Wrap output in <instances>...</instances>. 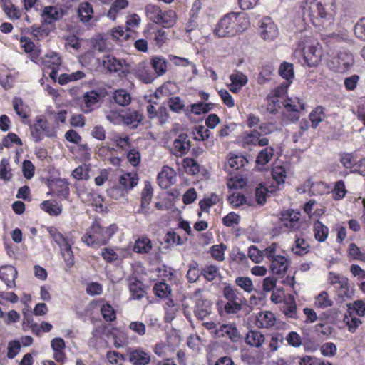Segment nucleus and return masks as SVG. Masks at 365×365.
<instances>
[{
  "label": "nucleus",
  "instance_id": "1",
  "mask_svg": "<svg viewBox=\"0 0 365 365\" xmlns=\"http://www.w3.org/2000/svg\"><path fill=\"white\" fill-rule=\"evenodd\" d=\"M240 14L239 12H230L225 15L215 29V34L219 37L234 36L237 32V19Z\"/></svg>",
  "mask_w": 365,
  "mask_h": 365
},
{
  "label": "nucleus",
  "instance_id": "2",
  "mask_svg": "<svg viewBox=\"0 0 365 365\" xmlns=\"http://www.w3.org/2000/svg\"><path fill=\"white\" fill-rule=\"evenodd\" d=\"M103 66L110 72H118V76L120 77L125 76L128 73V64L125 60L118 59L109 55L103 59Z\"/></svg>",
  "mask_w": 365,
  "mask_h": 365
},
{
  "label": "nucleus",
  "instance_id": "3",
  "mask_svg": "<svg viewBox=\"0 0 365 365\" xmlns=\"http://www.w3.org/2000/svg\"><path fill=\"white\" fill-rule=\"evenodd\" d=\"M30 130L36 143H38L43 139V133H45L48 137H52L53 135V132L50 130L48 121L42 118H38L36 123L30 125Z\"/></svg>",
  "mask_w": 365,
  "mask_h": 365
},
{
  "label": "nucleus",
  "instance_id": "4",
  "mask_svg": "<svg viewBox=\"0 0 365 365\" xmlns=\"http://www.w3.org/2000/svg\"><path fill=\"white\" fill-rule=\"evenodd\" d=\"M91 229L94 231L95 240L96 244L106 245L113 235L117 231L118 227L115 225H111L108 227L103 228L99 225H93Z\"/></svg>",
  "mask_w": 365,
  "mask_h": 365
},
{
  "label": "nucleus",
  "instance_id": "5",
  "mask_svg": "<svg viewBox=\"0 0 365 365\" xmlns=\"http://www.w3.org/2000/svg\"><path fill=\"white\" fill-rule=\"evenodd\" d=\"M259 34L264 41H273L279 35L277 25L270 18H265L262 20L259 27Z\"/></svg>",
  "mask_w": 365,
  "mask_h": 365
},
{
  "label": "nucleus",
  "instance_id": "6",
  "mask_svg": "<svg viewBox=\"0 0 365 365\" xmlns=\"http://www.w3.org/2000/svg\"><path fill=\"white\" fill-rule=\"evenodd\" d=\"M336 63H337L336 71L339 73H344L349 70L354 65V59L350 52L344 51L338 53Z\"/></svg>",
  "mask_w": 365,
  "mask_h": 365
},
{
  "label": "nucleus",
  "instance_id": "7",
  "mask_svg": "<svg viewBox=\"0 0 365 365\" xmlns=\"http://www.w3.org/2000/svg\"><path fill=\"white\" fill-rule=\"evenodd\" d=\"M190 141L186 133H181L173 142V153L176 156L185 155L190 149Z\"/></svg>",
  "mask_w": 365,
  "mask_h": 365
},
{
  "label": "nucleus",
  "instance_id": "8",
  "mask_svg": "<svg viewBox=\"0 0 365 365\" xmlns=\"http://www.w3.org/2000/svg\"><path fill=\"white\" fill-rule=\"evenodd\" d=\"M128 359L133 365H147L150 361L149 354L142 349H128L127 351Z\"/></svg>",
  "mask_w": 365,
  "mask_h": 365
},
{
  "label": "nucleus",
  "instance_id": "9",
  "mask_svg": "<svg viewBox=\"0 0 365 365\" xmlns=\"http://www.w3.org/2000/svg\"><path fill=\"white\" fill-rule=\"evenodd\" d=\"M318 15L321 18L331 17V11L335 10V0H314Z\"/></svg>",
  "mask_w": 365,
  "mask_h": 365
},
{
  "label": "nucleus",
  "instance_id": "10",
  "mask_svg": "<svg viewBox=\"0 0 365 365\" xmlns=\"http://www.w3.org/2000/svg\"><path fill=\"white\" fill-rule=\"evenodd\" d=\"M17 277V270L11 265H5L0 267V279L4 281L9 288L16 286L15 279Z\"/></svg>",
  "mask_w": 365,
  "mask_h": 365
},
{
  "label": "nucleus",
  "instance_id": "11",
  "mask_svg": "<svg viewBox=\"0 0 365 365\" xmlns=\"http://www.w3.org/2000/svg\"><path fill=\"white\" fill-rule=\"evenodd\" d=\"M153 190L149 181L145 182V186L141 192L140 209L138 211L139 214H146L145 209L148 207L153 195Z\"/></svg>",
  "mask_w": 365,
  "mask_h": 365
},
{
  "label": "nucleus",
  "instance_id": "12",
  "mask_svg": "<svg viewBox=\"0 0 365 365\" xmlns=\"http://www.w3.org/2000/svg\"><path fill=\"white\" fill-rule=\"evenodd\" d=\"M63 11L61 9H58L56 6H46L43 9L42 16L44 18V23L50 24L53 21H56L61 19L63 16Z\"/></svg>",
  "mask_w": 365,
  "mask_h": 365
},
{
  "label": "nucleus",
  "instance_id": "13",
  "mask_svg": "<svg viewBox=\"0 0 365 365\" xmlns=\"http://www.w3.org/2000/svg\"><path fill=\"white\" fill-rule=\"evenodd\" d=\"M121 118L123 122L133 129L137 128L143 120V114L136 110H128Z\"/></svg>",
  "mask_w": 365,
  "mask_h": 365
},
{
  "label": "nucleus",
  "instance_id": "14",
  "mask_svg": "<svg viewBox=\"0 0 365 365\" xmlns=\"http://www.w3.org/2000/svg\"><path fill=\"white\" fill-rule=\"evenodd\" d=\"M212 303L205 299H200L196 302L195 314L200 320H203L211 312Z\"/></svg>",
  "mask_w": 365,
  "mask_h": 365
},
{
  "label": "nucleus",
  "instance_id": "15",
  "mask_svg": "<svg viewBox=\"0 0 365 365\" xmlns=\"http://www.w3.org/2000/svg\"><path fill=\"white\" fill-rule=\"evenodd\" d=\"M288 260L282 255H277L276 258L271 260L270 269L273 274H284L288 268Z\"/></svg>",
  "mask_w": 365,
  "mask_h": 365
},
{
  "label": "nucleus",
  "instance_id": "16",
  "mask_svg": "<svg viewBox=\"0 0 365 365\" xmlns=\"http://www.w3.org/2000/svg\"><path fill=\"white\" fill-rule=\"evenodd\" d=\"M245 341L250 346L259 348L264 342V336L259 331L250 330L247 334Z\"/></svg>",
  "mask_w": 365,
  "mask_h": 365
},
{
  "label": "nucleus",
  "instance_id": "17",
  "mask_svg": "<svg viewBox=\"0 0 365 365\" xmlns=\"http://www.w3.org/2000/svg\"><path fill=\"white\" fill-rule=\"evenodd\" d=\"M176 13L173 10L165 11L161 12L159 21L156 24L162 25L165 28L172 27L176 22Z\"/></svg>",
  "mask_w": 365,
  "mask_h": 365
},
{
  "label": "nucleus",
  "instance_id": "18",
  "mask_svg": "<svg viewBox=\"0 0 365 365\" xmlns=\"http://www.w3.org/2000/svg\"><path fill=\"white\" fill-rule=\"evenodd\" d=\"M151 240L147 237H142L135 240L134 252L140 254H148L152 249Z\"/></svg>",
  "mask_w": 365,
  "mask_h": 365
},
{
  "label": "nucleus",
  "instance_id": "19",
  "mask_svg": "<svg viewBox=\"0 0 365 365\" xmlns=\"http://www.w3.org/2000/svg\"><path fill=\"white\" fill-rule=\"evenodd\" d=\"M102 97V93H99L95 90H92L89 92H86L83 95V100L86 104V107L88 108L85 110V113L91 112L92 110L91 108L96 103H98Z\"/></svg>",
  "mask_w": 365,
  "mask_h": 365
},
{
  "label": "nucleus",
  "instance_id": "20",
  "mask_svg": "<svg viewBox=\"0 0 365 365\" xmlns=\"http://www.w3.org/2000/svg\"><path fill=\"white\" fill-rule=\"evenodd\" d=\"M319 51L314 47H309L304 54V61L309 67H315L320 61Z\"/></svg>",
  "mask_w": 365,
  "mask_h": 365
},
{
  "label": "nucleus",
  "instance_id": "21",
  "mask_svg": "<svg viewBox=\"0 0 365 365\" xmlns=\"http://www.w3.org/2000/svg\"><path fill=\"white\" fill-rule=\"evenodd\" d=\"M138 180L137 174L127 173L120 177L119 183L124 189L130 190L138 184Z\"/></svg>",
  "mask_w": 365,
  "mask_h": 365
},
{
  "label": "nucleus",
  "instance_id": "22",
  "mask_svg": "<svg viewBox=\"0 0 365 365\" xmlns=\"http://www.w3.org/2000/svg\"><path fill=\"white\" fill-rule=\"evenodd\" d=\"M129 290L133 299H141L145 293L143 287V283L137 279L129 284Z\"/></svg>",
  "mask_w": 365,
  "mask_h": 365
},
{
  "label": "nucleus",
  "instance_id": "23",
  "mask_svg": "<svg viewBox=\"0 0 365 365\" xmlns=\"http://www.w3.org/2000/svg\"><path fill=\"white\" fill-rule=\"evenodd\" d=\"M314 237L319 242H324L329 233V229L320 221L317 220L314 224Z\"/></svg>",
  "mask_w": 365,
  "mask_h": 365
},
{
  "label": "nucleus",
  "instance_id": "24",
  "mask_svg": "<svg viewBox=\"0 0 365 365\" xmlns=\"http://www.w3.org/2000/svg\"><path fill=\"white\" fill-rule=\"evenodd\" d=\"M78 16L83 22H88L92 17L93 8L88 2L81 3L78 9Z\"/></svg>",
  "mask_w": 365,
  "mask_h": 365
},
{
  "label": "nucleus",
  "instance_id": "25",
  "mask_svg": "<svg viewBox=\"0 0 365 365\" xmlns=\"http://www.w3.org/2000/svg\"><path fill=\"white\" fill-rule=\"evenodd\" d=\"M274 149L272 147H267L262 150L256 159V163L258 165H264L271 160L274 155Z\"/></svg>",
  "mask_w": 365,
  "mask_h": 365
},
{
  "label": "nucleus",
  "instance_id": "26",
  "mask_svg": "<svg viewBox=\"0 0 365 365\" xmlns=\"http://www.w3.org/2000/svg\"><path fill=\"white\" fill-rule=\"evenodd\" d=\"M113 98L116 103L125 106L131 101L130 95L124 89H119L114 92Z\"/></svg>",
  "mask_w": 365,
  "mask_h": 365
},
{
  "label": "nucleus",
  "instance_id": "27",
  "mask_svg": "<svg viewBox=\"0 0 365 365\" xmlns=\"http://www.w3.org/2000/svg\"><path fill=\"white\" fill-rule=\"evenodd\" d=\"M200 274L209 282L213 281L216 277H220L218 268L215 265H207L201 269Z\"/></svg>",
  "mask_w": 365,
  "mask_h": 365
},
{
  "label": "nucleus",
  "instance_id": "28",
  "mask_svg": "<svg viewBox=\"0 0 365 365\" xmlns=\"http://www.w3.org/2000/svg\"><path fill=\"white\" fill-rule=\"evenodd\" d=\"M56 192L58 197L67 199L69 196V187L68 182L61 179L56 180Z\"/></svg>",
  "mask_w": 365,
  "mask_h": 365
},
{
  "label": "nucleus",
  "instance_id": "29",
  "mask_svg": "<svg viewBox=\"0 0 365 365\" xmlns=\"http://www.w3.org/2000/svg\"><path fill=\"white\" fill-rule=\"evenodd\" d=\"M153 290L155 294L160 298H166L171 293V289L168 284L164 282H160L154 285Z\"/></svg>",
  "mask_w": 365,
  "mask_h": 365
},
{
  "label": "nucleus",
  "instance_id": "30",
  "mask_svg": "<svg viewBox=\"0 0 365 365\" xmlns=\"http://www.w3.org/2000/svg\"><path fill=\"white\" fill-rule=\"evenodd\" d=\"M324 118V108L322 106H317L310 114L309 120L312 122V126L316 128L319 123Z\"/></svg>",
  "mask_w": 365,
  "mask_h": 365
},
{
  "label": "nucleus",
  "instance_id": "31",
  "mask_svg": "<svg viewBox=\"0 0 365 365\" xmlns=\"http://www.w3.org/2000/svg\"><path fill=\"white\" fill-rule=\"evenodd\" d=\"M151 66L158 76H162L166 72V61L160 57H153L151 59Z\"/></svg>",
  "mask_w": 365,
  "mask_h": 365
},
{
  "label": "nucleus",
  "instance_id": "32",
  "mask_svg": "<svg viewBox=\"0 0 365 365\" xmlns=\"http://www.w3.org/2000/svg\"><path fill=\"white\" fill-rule=\"evenodd\" d=\"M272 176L278 185L283 184L287 177L285 168L281 165H277L272 169Z\"/></svg>",
  "mask_w": 365,
  "mask_h": 365
},
{
  "label": "nucleus",
  "instance_id": "33",
  "mask_svg": "<svg viewBox=\"0 0 365 365\" xmlns=\"http://www.w3.org/2000/svg\"><path fill=\"white\" fill-rule=\"evenodd\" d=\"M341 162L344 167L351 169L352 172H358L360 174L365 175V168L364 170L356 168V160L351 155H346L344 156L341 158Z\"/></svg>",
  "mask_w": 365,
  "mask_h": 365
},
{
  "label": "nucleus",
  "instance_id": "34",
  "mask_svg": "<svg viewBox=\"0 0 365 365\" xmlns=\"http://www.w3.org/2000/svg\"><path fill=\"white\" fill-rule=\"evenodd\" d=\"M279 73L287 81L294 78V68L293 64L291 63L284 62L281 63L279 68Z\"/></svg>",
  "mask_w": 365,
  "mask_h": 365
},
{
  "label": "nucleus",
  "instance_id": "35",
  "mask_svg": "<svg viewBox=\"0 0 365 365\" xmlns=\"http://www.w3.org/2000/svg\"><path fill=\"white\" fill-rule=\"evenodd\" d=\"M339 289L338 295L341 297H346L351 299L354 295V289L349 284L348 278L345 277V283H341L336 287Z\"/></svg>",
  "mask_w": 365,
  "mask_h": 365
},
{
  "label": "nucleus",
  "instance_id": "36",
  "mask_svg": "<svg viewBox=\"0 0 365 365\" xmlns=\"http://www.w3.org/2000/svg\"><path fill=\"white\" fill-rule=\"evenodd\" d=\"M339 289L338 295L341 297H346L351 299L354 295V289L349 284L348 278L345 277V283H341L336 287Z\"/></svg>",
  "mask_w": 365,
  "mask_h": 365
},
{
  "label": "nucleus",
  "instance_id": "37",
  "mask_svg": "<svg viewBox=\"0 0 365 365\" xmlns=\"http://www.w3.org/2000/svg\"><path fill=\"white\" fill-rule=\"evenodd\" d=\"M162 10L158 6L148 4L145 6V13L147 16L154 23L156 24L159 21L160 15H161Z\"/></svg>",
  "mask_w": 365,
  "mask_h": 365
},
{
  "label": "nucleus",
  "instance_id": "38",
  "mask_svg": "<svg viewBox=\"0 0 365 365\" xmlns=\"http://www.w3.org/2000/svg\"><path fill=\"white\" fill-rule=\"evenodd\" d=\"M101 312L103 319L107 322H113L116 319L115 312L109 303L101 306Z\"/></svg>",
  "mask_w": 365,
  "mask_h": 365
},
{
  "label": "nucleus",
  "instance_id": "39",
  "mask_svg": "<svg viewBox=\"0 0 365 365\" xmlns=\"http://www.w3.org/2000/svg\"><path fill=\"white\" fill-rule=\"evenodd\" d=\"M202 275L198 269V264L196 262H192L189 264V269L187 273V278L190 283L195 282L199 277Z\"/></svg>",
  "mask_w": 365,
  "mask_h": 365
},
{
  "label": "nucleus",
  "instance_id": "40",
  "mask_svg": "<svg viewBox=\"0 0 365 365\" xmlns=\"http://www.w3.org/2000/svg\"><path fill=\"white\" fill-rule=\"evenodd\" d=\"M9 160L3 158L0 163V178L6 181H9L12 178L11 170L9 168Z\"/></svg>",
  "mask_w": 365,
  "mask_h": 365
},
{
  "label": "nucleus",
  "instance_id": "41",
  "mask_svg": "<svg viewBox=\"0 0 365 365\" xmlns=\"http://www.w3.org/2000/svg\"><path fill=\"white\" fill-rule=\"evenodd\" d=\"M238 294L237 289L233 288L230 284L224 287L223 295L228 302H240V300H242V298L238 297Z\"/></svg>",
  "mask_w": 365,
  "mask_h": 365
},
{
  "label": "nucleus",
  "instance_id": "42",
  "mask_svg": "<svg viewBox=\"0 0 365 365\" xmlns=\"http://www.w3.org/2000/svg\"><path fill=\"white\" fill-rule=\"evenodd\" d=\"M168 106L170 109L175 113H179L182 110H185V105L178 96L168 98Z\"/></svg>",
  "mask_w": 365,
  "mask_h": 365
},
{
  "label": "nucleus",
  "instance_id": "43",
  "mask_svg": "<svg viewBox=\"0 0 365 365\" xmlns=\"http://www.w3.org/2000/svg\"><path fill=\"white\" fill-rule=\"evenodd\" d=\"M220 201L219 197L215 193H212L210 197L200 201L199 205L202 211H208V209Z\"/></svg>",
  "mask_w": 365,
  "mask_h": 365
},
{
  "label": "nucleus",
  "instance_id": "44",
  "mask_svg": "<svg viewBox=\"0 0 365 365\" xmlns=\"http://www.w3.org/2000/svg\"><path fill=\"white\" fill-rule=\"evenodd\" d=\"M41 207L43 210L48 212L51 215H58L61 213L62 210L60 207L56 206L51 202L50 200L43 201L41 204Z\"/></svg>",
  "mask_w": 365,
  "mask_h": 365
},
{
  "label": "nucleus",
  "instance_id": "45",
  "mask_svg": "<svg viewBox=\"0 0 365 365\" xmlns=\"http://www.w3.org/2000/svg\"><path fill=\"white\" fill-rule=\"evenodd\" d=\"M13 106L18 115L21 117L23 119H26L28 118V115L24 109V102L21 98L16 97L14 98Z\"/></svg>",
  "mask_w": 365,
  "mask_h": 365
},
{
  "label": "nucleus",
  "instance_id": "46",
  "mask_svg": "<svg viewBox=\"0 0 365 365\" xmlns=\"http://www.w3.org/2000/svg\"><path fill=\"white\" fill-rule=\"evenodd\" d=\"M273 72V67L271 65H267L263 67L257 78V82L259 84H264L270 79Z\"/></svg>",
  "mask_w": 365,
  "mask_h": 365
},
{
  "label": "nucleus",
  "instance_id": "47",
  "mask_svg": "<svg viewBox=\"0 0 365 365\" xmlns=\"http://www.w3.org/2000/svg\"><path fill=\"white\" fill-rule=\"evenodd\" d=\"M183 162L189 174L196 175L200 172V165L194 159L187 158L184 159Z\"/></svg>",
  "mask_w": 365,
  "mask_h": 365
},
{
  "label": "nucleus",
  "instance_id": "48",
  "mask_svg": "<svg viewBox=\"0 0 365 365\" xmlns=\"http://www.w3.org/2000/svg\"><path fill=\"white\" fill-rule=\"evenodd\" d=\"M227 247L223 243L220 245H213L211 247V255L212 257L218 261H222L224 259V251Z\"/></svg>",
  "mask_w": 365,
  "mask_h": 365
},
{
  "label": "nucleus",
  "instance_id": "49",
  "mask_svg": "<svg viewBox=\"0 0 365 365\" xmlns=\"http://www.w3.org/2000/svg\"><path fill=\"white\" fill-rule=\"evenodd\" d=\"M235 283L237 286L247 292H251L254 289L252 282L249 277H237L235 279Z\"/></svg>",
  "mask_w": 365,
  "mask_h": 365
},
{
  "label": "nucleus",
  "instance_id": "50",
  "mask_svg": "<svg viewBox=\"0 0 365 365\" xmlns=\"http://www.w3.org/2000/svg\"><path fill=\"white\" fill-rule=\"evenodd\" d=\"M128 5V0H115L112 4L110 9L108 11V16H114L119 10L126 8Z\"/></svg>",
  "mask_w": 365,
  "mask_h": 365
},
{
  "label": "nucleus",
  "instance_id": "51",
  "mask_svg": "<svg viewBox=\"0 0 365 365\" xmlns=\"http://www.w3.org/2000/svg\"><path fill=\"white\" fill-rule=\"evenodd\" d=\"M49 232L51 235L53 240L60 247L61 250L62 248H64L69 245V243H68L67 239L61 233L58 232L56 230H51L49 231Z\"/></svg>",
  "mask_w": 365,
  "mask_h": 365
},
{
  "label": "nucleus",
  "instance_id": "52",
  "mask_svg": "<svg viewBox=\"0 0 365 365\" xmlns=\"http://www.w3.org/2000/svg\"><path fill=\"white\" fill-rule=\"evenodd\" d=\"M61 251L67 267H71L74 264V257L71 246L69 245L68 246L62 248Z\"/></svg>",
  "mask_w": 365,
  "mask_h": 365
},
{
  "label": "nucleus",
  "instance_id": "53",
  "mask_svg": "<svg viewBox=\"0 0 365 365\" xmlns=\"http://www.w3.org/2000/svg\"><path fill=\"white\" fill-rule=\"evenodd\" d=\"M231 82L237 86L242 87L247 83V77L241 72L236 71L230 76Z\"/></svg>",
  "mask_w": 365,
  "mask_h": 365
},
{
  "label": "nucleus",
  "instance_id": "54",
  "mask_svg": "<svg viewBox=\"0 0 365 365\" xmlns=\"http://www.w3.org/2000/svg\"><path fill=\"white\" fill-rule=\"evenodd\" d=\"M3 9L5 13L10 17L13 19H19L20 17V12L16 9V7L10 3H6L2 4Z\"/></svg>",
  "mask_w": 365,
  "mask_h": 365
},
{
  "label": "nucleus",
  "instance_id": "55",
  "mask_svg": "<svg viewBox=\"0 0 365 365\" xmlns=\"http://www.w3.org/2000/svg\"><path fill=\"white\" fill-rule=\"evenodd\" d=\"M242 300L240 302H227L224 307L227 314H236L242 309Z\"/></svg>",
  "mask_w": 365,
  "mask_h": 365
},
{
  "label": "nucleus",
  "instance_id": "56",
  "mask_svg": "<svg viewBox=\"0 0 365 365\" xmlns=\"http://www.w3.org/2000/svg\"><path fill=\"white\" fill-rule=\"evenodd\" d=\"M354 34L356 36L365 41V18H361L354 26Z\"/></svg>",
  "mask_w": 365,
  "mask_h": 365
},
{
  "label": "nucleus",
  "instance_id": "57",
  "mask_svg": "<svg viewBox=\"0 0 365 365\" xmlns=\"http://www.w3.org/2000/svg\"><path fill=\"white\" fill-rule=\"evenodd\" d=\"M247 162V160L243 156H232L228 159V165L232 168L236 170L239 169L241 167H243L245 163Z\"/></svg>",
  "mask_w": 365,
  "mask_h": 365
},
{
  "label": "nucleus",
  "instance_id": "58",
  "mask_svg": "<svg viewBox=\"0 0 365 365\" xmlns=\"http://www.w3.org/2000/svg\"><path fill=\"white\" fill-rule=\"evenodd\" d=\"M295 242L296 247L295 250L293 249V250H294L296 255H302L308 252L309 246L304 239L297 238Z\"/></svg>",
  "mask_w": 365,
  "mask_h": 365
},
{
  "label": "nucleus",
  "instance_id": "59",
  "mask_svg": "<svg viewBox=\"0 0 365 365\" xmlns=\"http://www.w3.org/2000/svg\"><path fill=\"white\" fill-rule=\"evenodd\" d=\"M240 217L235 212H230L222 218L223 224L227 227H232L234 224H238Z\"/></svg>",
  "mask_w": 365,
  "mask_h": 365
},
{
  "label": "nucleus",
  "instance_id": "60",
  "mask_svg": "<svg viewBox=\"0 0 365 365\" xmlns=\"http://www.w3.org/2000/svg\"><path fill=\"white\" fill-rule=\"evenodd\" d=\"M21 349V344L18 341H11L8 344L7 356L9 359L14 358Z\"/></svg>",
  "mask_w": 365,
  "mask_h": 365
},
{
  "label": "nucleus",
  "instance_id": "61",
  "mask_svg": "<svg viewBox=\"0 0 365 365\" xmlns=\"http://www.w3.org/2000/svg\"><path fill=\"white\" fill-rule=\"evenodd\" d=\"M164 240L168 244H176L180 245L182 244L181 237L174 231H169L166 233Z\"/></svg>",
  "mask_w": 365,
  "mask_h": 365
},
{
  "label": "nucleus",
  "instance_id": "62",
  "mask_svg": "<svg viewBox=\"0 0 365 365\" xmlns=\"http://www.w3.org/2000/svg\"><path fill=\"white\" fill-rule=\"evenodd\" d=\"M248 256L255 263H259L262 259L261 251L253 245L250 247L248 250Z\"/></svg>",
  "mask_w": 365,
  "mask_h": 365
},
{
  "label": "nucleus",
  "instance_id": "63",
  "mask_svg": "<svg viewBox=\"0 0 365 365\" xmlns=\"http://www.w3.org/2000/svg\"><path fill=\"white\" fill-rule=\"evenodd\" d=\"M22 171L24 176L27 179H31L34 176V166L30 160L24 161Z\"/></svg>",
  "mask_w": 365,
  "mask_h": 365
},
{
  "label": "nucleus",
  "instance_id": "64",
  "mask_svg": "<svg viewBox=\"0 0 365 365\" xmlns=\"http://www.w3.org/2000/svg\"><path fill=\"white\" fill-rule=\"evenodd\" d=\"M349 309L356 310V313L359 316L365 315V303L361 300H357L354 302L353 304H348Z\"/></svg>",
  "mask_w": 365,
  "mask_h": 365
}]
</instances>
